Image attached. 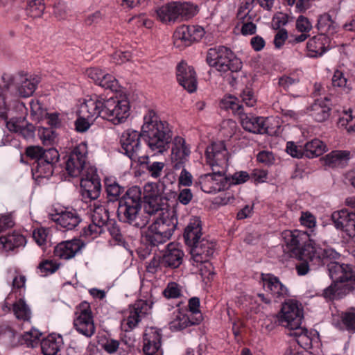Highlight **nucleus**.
<instances>
[{
	"label": "nucleus",
	"mask_w": 355,
	"mask_h": 355,
	"mask_svg": "<svg viewBox=\"0 0 355 355\" xmlns=\"http://www.w3.org/2000/svg\"><path fill=\"white\" fill-rule=\"evenodd\" d=\"M153 187L152 184L146 185L144 187V198L147 205L144 213L141 212V207L119 201L117 216L121 222L140 229L144 228L150 220H152V224L144 232L143 237L148 244L157 246L170 239L176 228L178 221L156 203L157 191H151Z\"/></svg>",
	"instance_id": "f257e3e1"
},
{
	"label": "nucleus",
	"mask_w": 355,
	"mask_h": 355,
	"mask_svg": "<svg viewBox=\"0 0 355 355\" xmlns=\"http://www.w3.org/2000/svg\"><path fill=\"white\" fill-rule=\"evenodd\" d=\"M141 131L148 148L155 155L167 150L172 137L171 130L168 123L162 121L153 110H148L144 116Z\"/></svg>",
	"instance_id": "f03ea898"
},
{
	"label": "nucleus",
	"mask_w": 355,
	"mask_h": 355,
	"mask_svg": "<svg viewBox=\"0 0 355 355\" xmlns=\"http://www.w3.org/2000/svg\"><path fill=\"white\" fill-rule=\"evenodd\" d=\"M329 271L333 283L324 290L325 298L340 299L355 289V272L350 266L333 263Z\"/></svg>",
	"instance_id": "7ed1b4c3"
},
{
	"label": "nucleus",
	"mask_w": 355,
	"mask_h": 355,
	"mask_svg": "<svg viewBox=\"0 0 355 355\" xmlns=\"http://www.w3.org/2000/svg\"><path fill=\"white\" fill-rule=\"evenodd\" d=\"M96 105V116L114 125L123 123L130 114V104L126 98L117 96L109 98H92Z\"/></svg>",
	"instance_id": "20e7f679"
},
{
	"label": "nucleus",
	"mask_w": 355,
	"mask_h": 355,
	"mask_svg": "<svg viewBox=\"0 0 355 355\" xmlns=\"http://www.w3.org/2000/svg\"><path fill=\"white\" fill-rule=\"evenodd\" d=\"M207 62L210 67H214L222 75H232L234 81L237 79L234 73L242 68L240 59L237 58L230 49L223 46L210 49L207 52Z\"/></svg>",
	"instance_id": "39448f33"
},
{
	"label": "nucleus",
	"mask_w": 355,
	"mask_h": 355,
	"mask_svg": "<svg viewBox=\"0 0 355 355\" xmlns=\"http://www.w3.org/2000/svg\"><path fill=\"white\" fill-rule=\"evenodd\" d=\"M303 319V310L301 304L295 300H288L282 306L279 313L281 325L290 329V335L297 338L306 337L307 330L301 327Z\"/></svg>",
	"instance_id": "423d86ee"
},
{
	"label": "nucleus",
	"mask_w": 355,
	"mask_h": 355,
	"mask_svg": "<svg viewBox=\"0 0 355 355\" xmlns=\"http://www.w3.org/2000/svg\"><path fill=\"white\" fill-rule=\"evenodd\" d=\"M1 80L6 89L8 90L13 87L17 94L23 98L32 96L40 83V78L37 76L24 71L14 73H4L1 76Z\"/></svg>",
	"instance_id": "0eeeda50"
},
{
	"label": "nucleus",
	"mask_w": 355,
	"mask_h": 355,
	"mask_svg": "<svg viewBox=\"0 0 355 355\" xmlns=\"http://www.w3.org/2000/svg\"><path fill=\"white\" fill-rule=\"evenodd\" d=\"M339 257L340 254L334 248L325 244L322 246L310 241L301 248L297 258L301 261H309L313 266H320L327 261L338 259Z\"/></svg>",
	"instance_id": "6e6552de"
},
{
	"label": "nucleus",
	"mask_w": 355,
	"mask_h": 355,
	"mask_svg": "<svg viewBox=\"0 0 355 355\" xmlns=\"http://www.w3.org/2000/svg\"><path fill=\"white\" fill-rule=\"evenodd\" d=\"M87 146L82 142L75 146L67 156L65 169L71 177L83 176L92 167L87 162Z\"/></svg>",
	"instance_id": "1a4fd4ad"
},
{
	"label": "nucleus",
	"mask_w": 355,
	"mask_h": 355,
	"mask_svg": "<svg viewBox=\"0 0 355 355\" xmlns=\"http://www.w3.org/2000/svg\"><path fill=\"white\" fill-rule=\"evenodd\" d=\"M123 153L126 155L132 162H145L148 156L144 155L141 150L138 132L128 130L125 131L120 139Z\"/></svg>",
	"instance_id": "9d476101"
},
{
	"label": "nucleus",
	"mask_w": 355,
	"mask_h": 355,
	"mask_svg": "<svg viewBox=\"0 0 355 355\" xmlns=\"http://www.w3.org/2000/svg\"><path fill=\"white\" fill-rule=\"evenodd\" d=\"M73 327L80 334L91 338L95 333L96 327L90 305L87 302L80 303L76 308Z\"/></svg>",
	"instance_id": "9b49d317"
},
{
	"label": "nucleus",
	"mask_w": 355,
	"mask_h": 355,
	"mask_svg": "<svg viewBox=\"0 0 355 355\" xmlns=\"http://www.w3.org/2000/svg\"><path fill=\"white\" fill-rule=\"evenodd\" d=\"M212 173L200 175L196 182L201 189L208 193H216L228 187L226 170L211 168Z\"/></svg>",
	"instance_id": "f8f14e48"
},
{
	"label": "nucleus",
	"mask_w": 355,
	"mask_h": 355,
	"mask_svg": "<svg viewBox=\"0 0 355 355\" xmlns=\"http://www.w3.org/2000/svg\"><path fill=\"white\" fill-rule=\"evenodd\" d=\"M345 205L355 209V196L347 198ZM331 219L337 229L344 230L351 237L355 236L354 212H349L345 209L334 211L331 214Z\"/></svg>",
	"instance_id": "ddd939ff"
},
{
	"label": "nucleus",
	"mask_w": 355,
	"mask_h": 355,
	"mask_svg": "<svg viewBox=\"0 0 355 355\" xmlns=\"http://www.w3.org/2000/svg\"><path fill=\"white\" fill-rule=\"evenodd\" d=\"M206 162L211 168L227 170L228 152L222 141L212 142L206 148Z\"/></svg>",
	"instance_id": "4468645a"
},
{
	"label": "nucleus",
	"mask_w": 355,
	"mask_h": 355,
	"mask_svg": "<svg viewBox=\"0 0 355 355\" xmlns=\"http://www.w3.org/2000/svg\"><path fill=\"white\" fill-rule=\"evenodd\" d=\"M80 187L84 198L96 200L99 197L101 184L96 168L89 167L87 172H85L84 175L81 176Z\"/></svg>",
	"instance_id": "2eb2a0df"
},
{
	"label": "nucleus",
	"mask_w": 355,
	"mask_h": 355,
	"mask_svg": "<svg viewBox=\"0 0 355 355\" xmlns=\"http://www.w3.org/2000/svg\"><path fill=\"white\" fill-rule=\"evenodd\" d=\"M204 33V29L198 26H181L173 34L174 44L179 48L189 46L200 40Z\"/></svg>",
	"instance_id": "dca6fc26"
},
{
	"label": "nucleus",
	"mask_w": 355,
	"mask_h": 355,
	"mask_svg": "<svg viewBox=\"0 0 355 355\" xmlns=\"http://www.w3.org/2000/svg\"><path fill=\"white\" fill-rule=\"evenodd\" d=\"M191 153L189 146L184 138L177 136L172 141L171 159L173 168L178 170L184 167Z\"/></svg>",
	"instance_id": "f3484780"
},
{
	"label": "nucleus",
	"mask_w": 355,
	"mask_h": 355,
	"mask_svg": "<svg viewBox=\"0 0 355 355\" xmlns=\"http://www.w3.org/2000/svg\"><path fill=\"white\" fill-rule=\"evenodd\" d=\"M96 105L91 98L85 100L80 104L78 111V118L75 121L76 130L78 132H85L90 126L89 121H94L97 118Z\"/></svg>",
	"instance_id": "a211bd4d"
},
{
	"label": "nucleus",
	"mask_w": 355,
	"mask_h": 355,
	"mask_svg": "<svg viewBox=\"0 0 355 355\" xmlns=\"http://www.w3.org/2000/svg\"><path fill=\"white\" fill-rule=\"evenodd\" d=\"M214 244L208 240L202 238L193 245L191 246L190 253L194 262L205 263L206 268H211V263L208 259L214 254Z\"/></svg>",
	"instance_id": "6ab92c4d"
},
{
	"label": "nucleus",
	"mask_w": 355,
	"mask_h": 355,
	"mask_svg": "<svg viewBox=\"0 0 355 355\" xmlns=\"http://www.w3.org/2000/svg\"><path fill=\"white\" fill-rule=\"evenodd\" d=\"M148 309V304L144 300L137 301L130 306L127 318L122 322L125 331H131L135 328L141 318L146 315Z\"/></svg>",
	"instance_id": "aec40b11"
},
{
	"label": "nucleus",
	"mask_w": 355,
	"mask_h": 355,
	"mask_svg": "<svg viewBox=\"0 0 355 355\" xmlns=\"http://www.w3.org/2000/svg\"><path fill=\"white\" fill-rule=\"evenodd\" d=\"M177 79L189 92L192 93L196 90L197 80L194 69L187 63L181 62L177 67Z\"/></svg>",
	"instance_id": "412c9836"
},
{
	"label": "nucleus",
	"mask_w": 355,
	"mask_h": 355,
	"mask_svg": "<svg viewBox=\"0 0 355 355\" xmlns=\"http://www.w3.org/2000/svg\"><path fill=\"white\" fill-rule=\"evenodd\" d=\"M161 334L159 330L150 327L144 336L143 351L146 355H163L161 348Z\"/></svg>",
	"instance_id": "4be33fe9"
},
{
	"label": "nucleus",
	"mask_w": 355,
	"mask_h": 355,
	"mask_svg": "<svg viewBox=\"0 0 355 355\" xmlns=\"http://www.w3.org/2000/svg\"><path fill=\"white\" fill-rule=\"evenodd\" d=\"M85 243L80 239H72L58 243L54 250L55 255L62 259H70L85 247Z\"/></svg>",
	"instance_id": "5701e85b"
},
{
	"label": "nucleus",
	"mask_w": 355,
	"mask_h": 355,
	"mask_svg": "<svg viewBox=\"0 0 355 355\" xmlns=\"http://www.w3.org/2000/svg\"><path fill=\"white\" fill-rule=\"evenodd\" d=\"M239 117L241 123L245 130L259 134L268 133V119L248 116L243 112Z\"/></svg>",
	"instance_id": "b1692460"
},
{
	"label": "nucleus",
	"mask_w": 355,
	"mask_h": 355,
	"mask_svg": "<svg viewBox=\"0 0 355 355\" xmlns=\"http://www.w3.org/2000/svg\"><path fill=\"white\" fill-rule=\"evenodd\" d=\"M261 277L263 287L270 293L275 300H281L288 295L287 288L277 277L270 274H262Z\"/></svg>",
	"instance_id": "393cba45"
},
{
	"label": "nucleus",
	"mask_w": 355,
	"mask_h": 355,
	"mask_svg": "<svg viewBox=\"0 0 355 355\" xmlns=\"http://www.w3.org/2000/svg\"><path fill=\"white\" fill-rule=\"evenodd\" d=\"M53 220L62 228L71 230L80 223L81 219L76 210L71 209L57 213L53 216Z\"/></svg>",
	"instance_id": "a878e982"
},
{
	"label": "nucleus",
	"mask_w": 355,
	"mask_h": 355,
	"mask_svg": "<svg viewBox=\"0 0 355 355\" xmlns=\"http://www.w3.org/2000/svg\"><path fill=\"white\" fill-rule=\"evenodd\" d=\"M308 235L306 232L300 230L290 231L287 230L283 233V238L285 243L289 250L296 254L298 257L299 251L301 250L300 246L304 244Z\"/></svg>",
	"instance_id": "bb28decb"
},
{
	"label": "nucleus",
	"mask_w": 355,
	"mask_h": 355,
	"mask_svg": "<svg viewBox=\"0 0 355 355\" xmlns=\"http://www.w3.org/2000/svg\"><path fill=\"white\" fill-rule=\"evenodd\" d=\"M3 310L4 311H12L17 320L24 322H30L32 317V311L23 299H19L13 303L12 308L6 301L3 305Z\"/></svg>",
	"instance_id": "cd10ccee"
},
{
	"label": "nucleus",
	"mask_w": 355,
	"mask_h": 355,
	"mask_svg": "<svg viewBox=\"0 0 355 355\" xmlns=\"http://www.w3.org/2000/svg\"><path fill=\"white\" fill-rule=\"evenodd\" d=\"M202 225L199 218L194 217L191 219L184 232L185 243L189 247L193 245L202 239Z\"/></svg>",
	"instance_id": "c85d7f7f"
},
{
	"label": "nucleus",
	"mask_w": 355,
	"mask_h": 355,
	"mask_svg": "<svg viewBox=\"0 0 355 355\" xmlns=\"http://www.w3.org/2000/svg\"><path fill=\"white\" fill-rule=\"evenodd\" d=\"M183 255V252L178 248V245L171 243L167 245L162 263L165 266L176 268L182 263Z\"/></svg>",
	"instance_id": "c756f323"
},
{
	"label": "nucleus",
	"mask_w": 355,
	"mask_h": 355,
	"mask_svg": "<svg viewBox=\"0 0 355 355\" xmlns=\"http://www.w3.org/2000/svg\"><path fill=\"white\" fill-rule=\"evenodd\" d=\"M25 237L17 232H13L0 237V251H11L26 244Z\"/></svg>",
	"instance_id": "7c9ffc66"
},
{
	"label": "nucleus",
	"mask_w": 355,
	"mask_h": 355,
	"mask_svg": "<svg viewBox=\"0 0 355 355\" xmlns=\"http://www.w3.org/2000/svg\"><path fill=\"white\" fill-rule=\"evenodd\" d=\"M62 346V338L58 335H49L41 342V349L44 355H56Z\"/></svg>",
	"instance_id": "2f4dec72"
},
{
	"label": "nucleus",
	"mask_w": 355,
	"mask_h": 355,
	"mask_svg": "<svg viewBox=\"0 0 355 355\" xmlns=\"http://www.w3.org/2000/svg\"><path fill=\"white\" fill-rule=\"evenodd\" d=\"M350 159L348 150H334L325 156V164L330 167H344Z\"/></svg>",
	"instance_id": "473e14b6"
},
{
	"label": "nucleus",
	"mask_w": 355,
	"mask_h": 355,
	"mask_svg": "<svg viewBox=\"0 0 355 355\" xmlns=\"http://www.w3.org/2000/svg\"><path fill=\"white\" fill-rule=\"evenodd\" d=\"M157 18L167 23L178 19L176 2L165 4L155 10Z\"/></svg>",
	"instance_id": "72a5a7b5"
},
{
	"label": "nucleus",
	"mask_w": 355,
	"mask_h": 355,
	"mask_svg": "<svg viewBox=\"0 0 355 355\" xmlns=\"http://www.w3.org/2000/svg\"><path fill=\"white\" fill-rule=\"evenodd\" d=\"M326 40L324 35L314 36L311 38L306 44L309 56L315 58L322 55L326 51L324 42Z\"/></svg>",
	"instance_id": "f704fd0d"
},
{
	"label": "nucleus",
	"mask_w": 355,
	"mask_h": 355,
	"mask_svg": "<svg viewBox=\"0 0 355 355\" xmlns=\"http://www.w3.org/2000/svg\"><path fill=\"white\" fill-rule=\"evenodd\" d=\"M92 223L99 225L103 228L111 222L107 209L103 205L94 203L91 214Z\"/></svg>",
	"instance_id": "c9c22d12"
},
{
	"label": "nucleus",
	"mask_w": 355,
	"mask_h": 355,
	"mask_svg": "<svg viewBox=\"0 0 355 355\" xmlns=\"http://www.w3.org/2000/svg\"><path fill=\"white\" fill-rule=\"evenodd\" d=\"M305 157L313 158L322 155L327 150V146L322 141L318 139L307 142L304 146Z\"/></svg>",
	"instance_id": "e433bc0d"
},
{
	"label": "nucleus",
	"mask_w": 355,
	"mask_h": 355,
	"mask_svg": "<svg viewBox=\"0 0 355 355\" xmlns=\"http://www.w3.org/2000/svg\"><path fill=\"white\" fill-rule=\"evenodd\" d=\"M317 27L321 32V35H331L336 32L337 29L336 22L332 20L331 16L327 13L320 16L318 20Z\"/></svg>",
	"instance_id": "4c0bfd02"
},
{
	"label": "nucleus",
	"mask_w": 355,
	"mask_h": 355,
	"mask_svg": "<svg viewBox=\"0 0 355 355\" xmlns=\"http://www.w3.org/2000/svg\"><path fill=\"white\" fill-rule=\"evenodd\" d=\"M125 203L141 207V190L137 186L130 187L119 200Z\"/></svg>",
	"instance_id": "58836bf2"
},
{
	"label": "nucleus",
	"mask_w": 355,
	"mask_h": 355,
	"mask_svg": "<svg viewBox=\"0 0 355 355\" xmlns=\"http://www.w3.org/2000/svg\"><path fill=\"white\" fill-rule=\"evenodd\" d=\"M311 115L318 121L322 122L329 116L330 108L319 101H316L311 107Z\"/></svg>",
	"instance_id": "ea45409f"
},
{
	"label": "nucleus",
	"mask_w": 355,
	"mask_h": 355,
	"mask_svg": "<svg viewBox=\"0 0 355 355\" xmlns=\"http://www.w3.org/2000/svg\"><path fill=\"white\" fill-rule=\"evenodd\" d=\"M32 171L33 175L35 178H49L53 173L54 166H51L49 163H46L45 161H35Z\"/></svg>",
	"instance_id": "a19ab883"
},
{
	"label": "nucleus",
	"mask_w": 355,
	"mask_h": 355,
	"mask_svg": "<svg viewBox=\"0 0 355 355\" xmlns=\"http://www.w3.org/2000/svg\"><path fill=\"white\" fill-rule=\"evenodd\" d=\"M106 192L110 201H116L121 199V194L124 192V187L120 186L114 180H107L105 181Z\"/></svg>",
	"instance_id": "79ce46f5"
},
{
	"label": "nucleus",
	"mask_w": 355,
	"mask_h": 355,
	"mask_svg": "<svg viewBox=\"0 0 355 355\" xmlns=\"http://www.w3.org/2000/svg\"><path fill=\"white\" fill-rule=\"evenodd\" d=\"M178 19H188L197 13V8L189 2H176Z\"/></svg>",
	"instance_id": "37998d69"
},
{
	"label": "nucleus",
	"mask_w": 355,
	"mask_h": 355,
	"mask_svg": "<svg viewBox=\"0 0 355 355\" xmlns=\"http://www.w3.org/2000/svg\"><path fill=\"white\" fill-rule=\"evenodd\" d=\"M220 107L224 110H232L234 114L240 116L243 112V107L238 99L232 96L223 98L220 102Z\"/></svg>",
	"instance_id": "c03bdc74"
},
{
	"label": "nucleus",
	"mask_w": 355,
	"mask_h": 355,
	"mask_svg": "<svg viewBox=\"0 0 355 355\" xmlns=\"http://www.w3.org/2000/svg\"><path fill=\"white\" fill-rule=\"evenodd\" d=\"M44 10L43 0H28L26 7L27 15L31 17H40Z\"/></svg>",
	"instance_id": "a18cd8bd"
},
{
	"label": "nucleus",
	"mask_w": 355,
	"mask_h": 355,
	"mask_svg": "<svg viewBox=\"0 0 355 355\" xmlns=\"http://www.w3.org/2000/svg\"><path fill=\"white\" fill-rule=\"evenodd\" d=\"M148 159L145 162H137L141 166H144L148 173L153 178H158L162 173L163 168L165 166L164 162H154L150 163L148 162Z\"/></svg>",
	"instance_id": "49530a36"
},
{
	"label": "nucleus",
	"mask_w": 355,
	"mask_h": 355,
	"mask_svg": "<svg viewBox=\"0 0 355 355\" xmlns=\"http://www.w3.org/2000/svg\"><path fill=\"white\" fill-rule=\"evenodd\" d=\"M31 116L34 121H40L46 114V110L43 107L40 102L37 99H33L30 102Z\"/></svg>",
	"instance_id": "de8ad7c7"
},
{
	"label": "nucleus",
	"mask_w": 355,
	"mask_h": 355,
	"mask_svg": "<svg viewBox=\"0 0 355 355\" xmlns=\"http://www.w3.org/2000/svg\"><path fill=\"white\" fill-rule=\"evenodd\" d=\"M341 321L345 329L349 331L355 332V308H350L343 313Z\"/></svg>",
	"instance_id": "09e8293b"
},
{
	"label": "nucleus",
	"mask_w": 355,
	"mask_h": 355,
	"mask_svg": "<svg viewBox=\"0 0 355 355\" xmlns=\"http://www.w3.org/2000/svg\"><path fill=\"white\" fill-rule=\"evenodd\" d=\"M42 333L37 329L33 328L30 331L24 332L22 335V342L28 347H34L40 340Z\"/></svg>",
	"instance_id": "8fccbe9b"
},
{
	"label": "nucleus",
	"mask_w": 355,
	"mask_h": 355,
	"mask_svg": "<svg viewBox=\"0 0 355 355\" xmlns=\"http://www.w3.org/2000/svg\"><path fill=\"white\" fill-rule=\"evenodd\" d=\"M193 324L191 322L189 317L180 312H178L174 319L170 324L171 329L178 331L182 330L190 324Z\"/></svg>",
	"instance_id": "3c124183"
},
{
	"label": "nucleus",
	"mask_w": 355,
	"mask_h": 355,
	"mask_svg": "<svg viewBox=\"0 0 355 355\" xmlns=\"http://www.w3.org/2000/svg\"><path fill=\"white\" fill-rule=\"evenodd\" d=\"M98 85L112 91H117L119 87L118 80L111 74L104 73Z\"/></svg>",
	"instance_id": "603ef678"
},
{
	"label": "nucleus",
	"mask_w": 355,
	"mask_h": 355,
	"mask_svg": "<svg viewBox=\"0 0 355 355\" xmlns=\"http://www.w3.org/2000/svg\"><path fill=\"white\" fill-rule=\"evenodd\" d=\"M104 230L105 229L99 226V225L92 223L83 228L81 235L86 238L94 239L102 234Z\"/></svg>",
	"instance_id": "864d4df0"
},
{
	"label": "nucleus",
	"mask_w": 355,
	"mask_h": 355,
	"mask_svg": "<svg viewBox=\"0 0 355 355\" xmlns=\"http://www.w3.org/2000/svg\"><path fill=\"white\" fill-rule=\"evenodd\" d=\"M60 155L58 151L54 148H51L49 149L43 150L42 157L39 159L40 161H45L46 163H49L51 166L54 165L58 162Z\"/></svg>",
	"instance_id": "5fc2aeb1"
},
{
	"label": "nucleus",
	"mask_w": 355,
	"mask_h": 355,
	"mask_svg": "<svg viewBox=\"0 0 355 355\" xmlns=\"http://www.w3.org/2000/svg\"><path fill=\"white\" fill-rule=\"evenodd\" d=\"M286 151L291 157L295 158L300 159L305 156L304 148L302 146H297L293 141L287 142Z\"/></svg>",
	"instance_id": "6e6d98bb"
},
{
	"label": "nucleus",
	"mask_w": 355,
	"mask_h": 355,
	"mask_svg": "<svg viewBox=\"0 0 355 355\" xmlns=\"http://www.w3.org/2000/svg\"><path fill=\"white\" fill-rule=\"evenodd\" d=\"M106 227L107 228L111 236L117 242L118 244L123 245L125 243L123 236L115 222H110Z\"/></svg>",
	"instance_id": "4d7b16f0"
},
{
	"label": "nucleus",
	"mask_w": 355,
	"mask_h": 355,
	"mask_svg": "<svg viewBox=\"0 0 355 355\" xmlns=\"http://www.w3.org/2000/svg\"><path fill=\"white\" fill-rule=\"evenodd\" d=\"M163 295L166 298H177L181 295V288L175 282H169L163 291Z\"/></svg>",
	"instance_id": "13d9d810"
},
{
	"label": "nucleus",
	"mask_w": 355,
	"mask_h": 355,
	"mask_svg": "<svg viewBox=\"0 0 355 355\" xmlns=\"http://www.w3.org/2000/svg\"><path fill=\"white\" fill-rule=\"evenodd\" d=\"M24 125H26L24 118H12L6 121V127L10 132L19 133Z\"/></svg>",
	"instance_id": "bf43d9fd"
},
{
	"label": "nucleus",
	"mask_w": 355,
	"mask_h": 355,
	"mask_svg": "<svg viewBox=\"0 0 355 355\" xmlns=\"http://www.w3.org/2000/svg\"><path fill=\"white\" fill-rule=\"evenodd\" d=\"M295 26L299 32L306 33H308L313 28L312 24L309 19L303 15H300L297 17Z\"/></svg>",
	"instance_id": "052dcab7"
},
{
	"label": "nucleus",
	"mask_w": 355,
	"mask_h": 355,
	"mask_svg": "<svg viewBox=\"0 0 355 355\" xmlns=\"http://www.w3.org/2000/svg\"><path fill=\"white\" fill-rule=\"evenodd\" d=\"M58 268V266H56V264L54 262L49 260H45L41 262L37 267V269L39 270L42 275L44 276L47 275L49 273H53L55 272Z\"/></svg>",
	"instance_id": "680f3d73"
},
{
	"label": "nucleus",
	"mask_w": 355,
	"mask_h": 355,
	"mask_svg": "<svg viewBox=\"0 0 355 355\" xmlns=\"http://www.w3.org/2000/svg\"><path fill=\"white\" fill-rule=\"evenodd\" d=\"M49 231L44 227L37 228L33 232V237L40 246L44 245L47 241Z\"/></svg>",
	"instance_id": "e2e57ef3"
},
{
	"label": "nucleus",
	"mask_w": 355,
	"mask_h": 355,
	"mask_svg": "<svg viewBox=\"0 0 355 355\" xmlns=\"http://www.w3.org/2000/svg\"><path fill=\"white\" fill-rule=\"evenodd\" d=\"M10 105L6 101V94L3 88L0 86V118L7 120Z\"/></svg>",
	"instance_id": "0e129e2a"
},
{
	"label": "nucleus",
	"mask_w": 355,
	"mask_h": 355,
	"mask_svg": "<svg viewBox=\"0 0 355 355\" xmlns=\"http://www.w3.org/2000/svg\"><path fill=\"white\" fill-rule=\"evenodd\" d=\"M240 96L241 101L248 107H253L257 102L254 93L250 88L243 89Z\"/></svg>",
	"instance_id": "69168bd1"
},
{
	"label": "nucleus",
	"mask_w": 355,
	"mask_h": 355,
	"mask_svg": "<svg viewBox=\"0 0 355 355\" xmlns=\"http://www.w3.org/2000/svg\"><path fill=\"white\" fill-rule=\"evenodd\" d=\"M228 187L230 184H239L245 182L249 179V175L245 171H239L235 173L230 178L227 177Z\"/></svg>",
	"instance_id": "338daca9"
},
{
	"label": "nucleus",
	"mask_w": 355,
	"mask_h": 355,
	"mask_svg": "<svg viewBox=\"0 0 355 355\" xmlns=\"http://www.w3.org/2000/svg\"><path fill=\"white\" fill-rule=\"evenodd\" d=\"M299 342L300 340L291 343L286 348L284 355H304L299 345Z\"/></svg>",
	"instance_id": "774afa93"
}]
</instances>
